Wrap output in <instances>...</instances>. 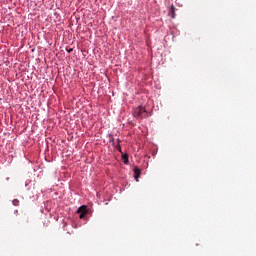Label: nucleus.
Instances as JSON below:
<instances>
[{
    "mask_svg": "<svg viewBox=\"0 0 256 256\" xmlns=\"http://www.w3.org/2000/svg\"><path fill=\"white\" fill-rule=\"evenodd\" d=\"M146 110L143 106H138L134 112H133V115L136 119H143V117H145V114H146Z\"/></svg>",
    "mask_w": 256,
    "mask_h": 256,
    "instance_id": "nucleus-1",
    "label": "nucleus"
},
{
    "mask_svg": "<svg viewBox=\"0 0 256 256\" xmlns=\"http://www.w3.org/2000/svg\"><path fill=\"white\" fill-rule=\"evenodd\" d=\"M134 177L136 181H139V177H141V169L138 167L134 168Z\"/></svg>",
    "mask_w": 256,
    "mask_h": 256,
    "instance_id": "nucleus-2",
    "label": "nucleus"
},
{
    "mask_svg": "<svg viewBox=\"0 0 256 256\" xmlns=\"http://www.w3.org/2000/svg\"><path fill=\"white\" fill-rule=\"evenodd\" d=\"M77 213L87 214V206H80L77 210Z\"/></svg>",
    "mask_w": 256,
    "mask_h": 256,
    "instance_id": "nucleus-3",
    "label": "nucleus"
},
{
    "mask_svg": "<svg viewBox=\"0 0 256 256\" xmlns=\"http://www.w3.org/2000/svg\"><path fill=\"white\" fill-rule=\"evenodd\" d=\"M170 16H171V19H175V6L174 5H171V7H170Z\"/></svg>",
    "mask_w": 256,
    "mask_h": 256,
    "instance_id": "nucleus-4",
    "label": "nucleus"
},
{
    "mask_svg": "<svg viewBox=\"0 0 256 256\" xmlns=\"http://www.w3.org/2000/svg\"><path fill=\"white\" fill-rule=\"evenodd\" d=\"M122 159L124 160L125 165H129V155L122 154Z\"/></svg>",
    "mask_w": 256,
    "mask_h": 256,
    "instance_id": "nucleus-5",
    "label": "nucleus"
},
{
    "mask_svg": "<svg viewBox=\"0 0 256 256\" xmlns=\"http://www.w3.org/2000/svg\"><path fill=\"white\" fill-rule=\"evenodd\" d=\"M121 140L117 139V144L114 145V147L117 149V151H119L121 153Z\"/></svg>",
    "mask_w": 256,
    "mask_h": 256,
    "instance_id": "nucleus-6",
    "label": "nucleus"
},
{
    "mask_svg": "<svg viewBox=\"0 0 256 256\" xmlns=\"http://www.w3.org/2000/svg\"><path fill=\"white\" fill-rule=\"evenodd\" d=\"M12 204L14 205V207H19V200L18 199H14L12 201Z\"/></svg>",
    "mask_w": 256,
    "mask_h": 256,
    "instance_id": "nucleus-7",
    "label": "nucleus"
},
{
    "mask_svg": "<svg viewBox=\"0 0 256 256\" xmlns=\"http://www.w3.org/2000/svg\"><path fill=\"white\" fill-rule=\"evenodd\" d=\"M110 143H112V145H116L115 144V138L113 136L110 135Z\"/></svg>",
    "mask_w": 256,
    "mask_h": 256,
    "instance_id": "nucleus-8",
    "label": "nucleus"
},
{
    "mask_svg": "<svg viewBox=\"0 0 256 256\" xmlns=\"http://www.w3.org/2000/svg\"><path fill=\"white\" fill-rule=\"evenodd\" d=\"M85 215H87V214H85V213H83V214H82V213H80V216H79V217H80V219H85Z\"/></svg>",
    "mask_w": 256,
    "mask_h": 256,
    "instance_id": "nucleus-9",
    "label": "nucleus"
},
{
    "mask_svg": "<svg viewBox=\"0 0 256 256\" xmlns=\"http://www.w3.org/2000/svg\"><path fill=\"white\" fill-rule=\"evenodd\" d=\"M71 51H73V49H70L68 52L71 53Z\"/></svg>",
    "mask_w": 256,
    "mask_h": 256,
    "instance_id": "nucleus-10",
    "label": "nucleus"
},
{
    "mask_svg": "<svg viewBox=\"0 0 256 256\" xmlns=\"http://www.w3.org/2000/svg\"><path fill=\"white\" fill-rule=\"evenodd\" d=\"M16 213H19V211H18V210H16Z\"/></svg>",
    "mask_w": 256,
    "mask_h": 256,
    "instance_id": "nucleus-11",
    "label": "nucleus"
}]
</instances>
